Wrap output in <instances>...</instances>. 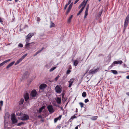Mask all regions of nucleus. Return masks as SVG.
Listing matches in <instances>:
<instances>
[{"instance_id": "obj_1", "label": "nucleus", "mask_w": 129, "mask_h": 129, "mask_svg": "<svg viewBox=\"0 0 129 129\" xmlns=\"http://www.w3.org/2000/svg\"><path fill=\"white\" fill-rule=\"evenodd\" d=\"M34 33H30L26 36V39L25 40V41L26 42V44L25 45V47L26 49H28L29 48L28 47L29 46V45L33 43L34 44V42L29 43L31 38L34 35Z\"/></svg>"}, {"instance_id": "obj_2", "label": "nucleus", "mask_w": 129, "mask_h": 129, "mask_svg": "<svg viewBox=\"0 0 129 129\" xmlns=\"http://www.w3.org/2000/svg\"><path fill=\"white\" fill-rule=\"evenodd\" d=\"M19 116H21L20 117V119L23 121L27 120L29 118V116L27 114H26L21 115V113H20Z\"/></svg>"}, {"instance_id": "obj_3", "label": "nucleus", "mask_w": 129, "mask_h": 129, "mask_svg": "<svg viewBox=\"0 0 129 129\" xmlns=\"http://www.w3.org/2000/svg\"><path fill=\"white\" fill-rule=\"evenodd\" d=\"M129 21V14L128 15L126 16L125 21L124 22V29L123 30V32L125 29L127 27L128 23Z\"/></svg>"}, {"instance_id": "obj_4", "label": "nucleus", "mask_w": 129, "mask_h": 129, "mask_svg": "<svg viewBox=\"0 0 129 129\" xmlns=\"http://www.w3.org/2000/svg\"><path fill=\"white\" fill-rule=\"evenodd\" d=\"M56 92L57 93H60L62 91V87L60 85H57L55 88Z\"/></svg>"}, {"instance_id": "obj_5", "label": "nucleus", "mask_w": 129, "mask_h": 129, "mask_svg": "<svg viewBox=\"0 0 129 129\" xmlns=\"http://www.w3.org/2000/svg\"><path fill=\"white\" fill-rule=\"evenodd\" d=\"M123 63L122 61L121 60L115 61L109 67H112L115 66V64H121Z\"/></svg>"}, {"instance_id": "obj_6", "label": "nucleus", "mask_w": 129, "mask_h": 129, "mask_svg": "<svg viewBox=\"0 0 129 129\" xmlns=\"http://www.w3.org/2000/svg\"><path fill=\"white\" fill-rule=\"evenodd\" d=\"M11 119L13 124H14L17 122V120L16 118L15 115L13 114L12 115Z\"/></svg>"}, {"instance_id": "obj_7", "label": "nucleus", "mask_w": 129, "mask_h": 129, "mask_svg": "<svg viewBox=\"0 0 129 129\" xmlns=\"http://www.w3.org/2000/svg\"><path fill=\"white\" fill-rule=\"evenodd\" d=\"M47 109L49 112L52 113L54 111L53 109V108L52 106L51 105H48L47 107Z\"/></svg>"}, {"instance_id": "obj_8", "label": "nucleus", "mask_w": 129, "mask_h": 129, "mask_svg": "<svg viewBox=\"0 0 129 129\" xmlns=\"http://www.w3.org/2000/svg\"><path fill=\"white\" fill-rule=\"evenodd\" d=\"M47 85L45 84H42L39 86V89L42 90H44L47 87Z\"/></svg>"}, {"instance_id": "obj_9", "label": "nucleus", "mask_w": 129, "mask_h": 129, "mask_svg": "<svg viewBox=\"0 0 129 129\" xmlns=\"http://www.w3.org/2000/svg\"><path fill=\"white\" fill-rule=\"evenodd\" d=\"M37 92L35 90H33L30 93V95L32 97L34 98L36 96L37 94Z\"/></svg>"}, {"instance_id": "obj_10", "label": "nucleus", "mask_w": 129, "mask_h": 129, "mask_svg": "<svg viewBox=\"0 0 129 129\" xmlns=\"http://www.w3.org/2000/svg\"><path fill=\"white\" fill-rule=\"evenodd\" d=\"M99 70V69L98 68L94 70L92 69L91 70L89 71L88 73L89 74H94L96 73Z\"/></svg>"}, {"instance_id": "obj_11", "label": "nucleus", "mask_w": 129, "mask_h": 129, "mask_svg": "<svg viewBox=\"0 0 129 129\" xmlns=\"http://www.w3.org/2000/svg\"><path fill=\"white\" fill-rule=\"evenodd\" d=\"M74 79L73 78H72L70 80L68 81L69 83V85L68 87H71L72 83L74 82Z\"/></svg>"}, {"instance_id": "obj_12", "label": "nucleus", "mask_w": 129, "mask_h": 129, "mask_svg": "<svg viewBox=\"0 0 129 129\" xmlns=\"http://www.w3.org/2000/svg\"><path fill=\"white\" fill-rule=\"evenodd\" d=\"M29 99V94L27 93H26L24 96V99L25 101H27Z\"/></svg>"}, {"instance_id": "obj_13", "label": "nucleus", "mask_w": 129, "mask_h": 129, "mask_svg": "<svg viewBox=\"0 0 129 129\" xmlns=\"http://www.w3.org/2000/svg\"><path fill=\"white\" fill-rule=\"evenodd\" d=\"M56 101L58 104H60L61 103V97H57Z\"/></svg>"}, {"instance_id": "obj_14", "label": "nucleus", "mask_w": 129, "mask_h": 129, "mask_svg": "<svg viewBox=\"0 0 129 129\" xmlns=\"http://www.w3.org/2000/svg\"><path fill=\"white\" fill-rule=\"evenodd\" d=\"M15 63V61H13L10 63L6 67L7 69H8L11 67Z\"/></svg>"}, {"instance_id": "obj_15", "label": "nucleus", "mask_w": 129, "mask_h": 129, "mask_svg": "<svg viewBox=\"0 0 129 129\" xmlns=\"http://www.w3.org/2000/svg\"><path fill=\"white\" fill-rule=\"evenodd\" d=\"M10 59H9L7 60H6L5 61H4L2 63H1L0 64V66L1 67L3 66L4 64L10 61Z\"/></svg>"}, {"instance_id": "obj_16", "label": "nucleus", "mask_w": 129, "mask_h": 129, "mask_svg": "<svg viewBox=\"0 0 129 129\" xmlns=\"http://www.w3.org/2000/svg\"><path fill=\"white\" fill-rule=\"evenodd\" d=\"M80 4L81 5L83 6L82 7H84V9L86 4V2H85V1L84 0Z\"/></svg>"}, {"instance_id": "obj_17", "label": "nucleus", "mask_w": 129, "mask_h": 129, "mask_svg": "<svg viewBox=\"0 0 129 129\" xmlns=\"http://www.w3.org/2000/svg\"><path fill=\"white\" fill-rule=\"evenodd\" d=\"M98 118V116H92V117L90 118L91 120H95L97 119Z\"/></svg>"}, {"instance_id": "obj_18", "label": "nucleus", "mask_w": 129, "mask_h": 129, "mask_svg": "<svg viewBox=\"0 0 129 129\" xmlns=\"http://www.w3.org/2000/svg\"><path fill=\"white\" fill-rule=\"evenodd\" d=\"M73 17V15H71V16L69 17V18L68 19L67 21V22L68 23H70L71 22V20L72 19V18Z\"/></svg>"}, {"instance_id": "obj_19", "label": "nucleus", "mask_w": 129, "mask_h": 129, "mask_svg": "<svg viewBox=\"0 0 129 129\" xmlns=\"http://www.w3.org/2000/svg\"><path fill=\"white\" fill-rule=\"evenodd\" d=\"M24 102V99H23L22 98L21 99L20 101L19 102V105H21L23 104V102Z\"/></svg>"}, {"instance_id": "obj_20", "label": "nucleus", "mask_w": 129, "mask_h": 129, "mask_svg": "<svg viewBox=\"0 0 129 129\" xmlns=\"http://www.w3.org/2000/svg\"><path fill=\"white\" fill-rule=\"evenodd\" d=\"M28 74V72L26 71L23 74V76L24 78H26L27 77V75Z\"/></svg>"}, {"instance_id": "obj_21", "label": "nucleus", "mask_w": 129, "mask_h": 129, "mask_svg": "<svg viewBox=\"0 0 129 129\" xmlns=\"http://www.w3.org/2000/svg\"><path fill=\"white\" fill-rule=\"evenodd\" d=\"M23 59L21 58L19 59L16 62L15 64V65H16L19 63L20 62H21L22 60Z\"/></svg>"}, {"instance_id": "obj_22", "label": "nucleus", "mask_w": 129, "mask_h": 129, "mask_svg": "<svg viewBox=\"0 0 129 129\" xmlns=\"http://www.w3.org/2000/svg\"><path fill=\"white\" fill-rule=\"evenodd\" d=\"M45 109V107L43 106L42 107H41L39 109V113H40L42 111V110L43 109Z\"/></svg>"}, {"instance_id": "obj_23", "label": "nucleus", "mask_w": 129, "mask_h": 129, "mask_svg": "<svg viewBox=\"0 0 129 129\" xmlns=\"http://www.w3.org/2000/svg\"><path fill=\"white\" fill-rule=\"evenodd\" d=\"M84 9V7H82V8L79 11L78 13H77V16H78L80 15V14L82 12V11Z\"/></svg>"}, {"instance_id": "obj_24", "label": "nucleus", "mask_w": 129, "mask_h": 129, "mask_svg": "<svg viewBox=\"0 0 129 129\" xmlns=\"http://www.w3.org/2000/svg\"><path fill=\"white\" fill-rule=\"evenodd\" d=\"M79 62L77 60H75L74 62V64L75 66H76L78 63Z\"/></svg>"}, {"instance_id": "obj_25", "label": "nucleus", "mask_w": 129, "mask_h": 129, "mask_svg": "<svg viewBox=\"0 0 129 129\" xmlns=\"http://www.w3.org/2000/svg\"><path fill=\"white\" fill-rule=\"evenodd\" d=\"M71 9L68 8L66 12V14L67 15L68 13L70 12Z\"/></svg>"}, {"instance_id": "obj_26", "label": "nucleus", "mask_w": 129, "mask_h": 129, "mask_svg": "<svg viewBox=\"0 0 129 129\" xmlns=\"http://www.w3.org/2000/svg\"><path fill=\"white\" fill-rule=\"evenodd\" d=\"M111 72L114 74H118L117 71L116 70H111Z\"/></svg>"}, {"instance_id": "obj_27", "label": "nucleus", "mask_w": 129, "mask_h": 129, "mask_svg": "<svg viewBox=\"0 0 129 129\" xmlns=\"http://www.w3.org/2000/svg\"><path fill=\"white\" fill-rule=\"evenodd\" d=\"M79 116H76V115H74L72 116L71 118L70 119H73L74 118H76L77 117H79Z\"/></svg>"}, {"instance_id": "obj_28", "label": "nucleus", "mask_w": 129, "mask_h": 129, "mask_svg": "<svg viewBox=\"0 0 129 129\" xmlns=\"http://www.w3.org/2000/svg\"><path fill=\"white\" fill-rule=\"evenodd\" d=\"M55 26V25L52 22H51V23L50 24V28H51L52 27H54Z\"/></svg>"}, {"instance_id": "obj_29", "label": "nucleus", "mask_w": 129, "mask_h": 129, "mask_svg": "<svg viewBox=\"0 0 129 129\" xmlns=\"http://www.w3.org/2000/svg\"><path fill=\"white\" fill-rule=\"evenodd\" d=\"M82 96L83 97H85L86 96V93L85 92H83L82 94Z\"/></svg>"}, {"instance_id": "obj_30", "label": "nucleus", "mask_w": 129, "mask_h": 129, "mask_svg": "<svg viewBox=\"0 0 129 129\" xmlns=\"http://www.w3.org/2000/svg\"><path fill=\"white\" fill-rule=\"evenodd\" d=\"M56 67H53L51 68L49 70L50 72H51L53 71L56 68Z\"/></svg>"}, {"instance_id": "obj_31", "label": "nucleus", "mask_w": 129, "mask_h": 129, "mask_svg": "<svg viewBox=\"0 0 129 129\" xmlns=\"http://www.w3.org/2000/svg\"><path fill=\"white\" fill-rule=\"evenodd\" d=\"M44 49V48L43 47L41 49L39 50L37 52L38 54L40 53Z\"/></svg>"}, {"instance_id": "obj_32", "label": "nucleus", "mask_w": 129, "mask_h": 129, "mask_svg": "<svg viewBox=\"0 0 129 129\" xmlns=\"http://www.w3.org/2000/svg\"><path fill=\"white\" fill-rule=\"evenodd\" d=\"M87 9H86V10L85 11V14L84 15L86 16H87L88 15V10H87Z\"/></svg>"}, {"instance_id": "obj_33", "label": "nucleus", "mask_w": 129, "mask_h": 129, "mask_svg": "<svg viewBox=\"0 0 129 129\" xmlns=\"http://www.w3.org/2000/svg\"><path fill=\"white\" fill-rule=\"evenodd\" d=\"M102 10L101 11H100L99 12V14H98V17H100L101 16L102 14Z\"/></svg>"}, {"instance_id": "obj_34", "label": "nucleus", "mask_w": 129, "mask_h": 129, "mask_svg": "<svg viewBox=\"0 0 129 129\" xmlns=\"http://www.w3.org/2000/svg\"><path fill=\"white\" fill-rule=\"evenodd\" d=\"M24 123L23 122H20L17 124V125H18V126H20L22 124H24Z\"/></svg>"}, {"instance_id": "obj_35", "label": "nucleus", "mask_w": 129, "mask_h": 129, "mask_svg": "<svg viewBox=\"0 0 129 129\" xmlns=\"http://www.w3.org/2000/svg\"><path fill=\"white\" fill-rule=\"evenodd\" d=\"M73 5V3L72 2L70 4L68 8L71 9Z\"/></svg>"}, {"instance_id": "obj_36", "label": "nucleus", "mask_w": 129, "mask_h": 129, "mask_svg": "<svg viewBox=\"0 0 129 129\" xmlns=\"http://www.w3.org/2000/svg\"><path fill=\"white\" fill-rule=\"evenodd\" d=\"M27 53H26L24 55H23L21 57V58L23 59V60L24 58L27 56Z\"/></svg>"}, {"instance_id": "obj_37", "label": "nucleus", "mask_w": 129, "mask_h": 129, "mask_svg": "<svg viewBox=\"0 0 129 129\" xmlns=\"http://www.w3.org/2000/svg\"><path fill=\"white\" fill-rule=\"evenodd\" d=\"M79 104L80 105L81 108H82L83 107L84 105V104L82 102H80L79 103Z\"/></svg>"}, {"instance_id": "obj_38", "label": "nucleus", "mask_w": 129, "mask_h": 129, "mask_svg": "<svg viewBox=\"0 0 129 129\" xmlns=\"http://www.w3.org/2000/svg\"><path fill=\"white\" fill-rule=\"evenodd\" d=\"M18 46L20 48H22L23 47V45L22 44L20 43L18 45Z\"/></svg>"}, {"instance_id": "obj_39", "label": "nucleus", "mask_w": 129, "mask_h": 129, "mask_svg": "<svg viewBox=\"0 0 129 129\" xmlns=\"http://www.w3.org/2000/svg\"><path fill=\"white\" fill-rule=\"evenodd\" d=\"M60 76L59 75H58L55 78V81H57L58 80Z\"/></svg>"}, {"instance_id": "obj_40", "label": "nucleus", "mask_w": 129, "mask_h": 129, "mask_svg": "<svg viewBox=\"0 0 129 129\" xmlns=\"http://www.w3.org/2000/svg\"><path fill=\"white\" fill-rule=\"evenodd\" d=\"M61 115H60L58 117L56 118V119L58 120H60L61 117Z\"/></svg>"}, {"instance_id": "obj_41", "label": "nucleus", "mask_w": 129, "mask_h": 129, "mask_svg": "<svg viewBox=\"0 0 129 129\" xmlns=\"http://www.w3.org/2000/svg\"><path fill=\"white\" fill-rule=\"evenodd\" d=\"M68 5L67 4H66L65 5V6H64V9H63V10H65L66 9V8H67V6H68Z\"/></svg>"}, {"instance_id": "obj_42", "label": "nucleus", "mask_w": 129, "mask_h": 129, "mask_svg": "<svg viewBox=\"0 0 129 129\" xmlns=\"http://www.w3.org/2000/svg\"><path fill=\"white\" fill-rule=\"evenodd\" d=\"M71 72V71L70 70H68L67 71V74H69Z\"/></svg>"}, {"instance_id": "obj_43", "label": "nucleus", "mask_w": 129, "mask_h": 129, "mask_svg": "<svg viewBox=\"0 0 129 129\" xmlns=\"http://www.w3.org/2000/svg\"><path fill=\"white\" fill-rule=\"evenodd\" d=\"M89 102V100L88 99H86L84 101V102L85 103H86Z\"/></svg>"}, {"instance_id": "obj_44", "label": "nucleus", "mask_w": 129, "mask_h": 129, "mask_svg": "<svg viewBox=\"0 0 129 129\" xmlns=\"http://www.w3.org/2000/svg\"><path fill=\"white\" fill-rule=\"evenodd\" d=\"M104 56V55L102 54H99L98 55V57H100L101 56Z\"/></svg>"}, {"instance_id": "obj_45", "label": "nucleus", "mask_w": 129, "mask_h": 129, "mask_svg": "<svg viewBox=\"0 0 129 129\" xmlns=\"http://www.w3.org/2000/svg\"><path fill=\"white\" fill-rule=\"evenodd\" d=\"M40 18L39 17H38L37 18V20L38 21H40Z\"/></svg>"}, {"instance_id": "obj_46", "label": "nucleus", "mask_w": 129, "mask_h": 129, "mask_svg": "<svg viewBox=\"0 0 129 129\" xmlns=\"http://www.w3.org/2000/svg\"><path fill=\"white\" fill-rule=\"evenodd\" d=\"M72 0H69L68 3V4H67L68 5H69L70 4H71V2Z\"/></svg>"}, {"instance_id": "obj_47", "label": "nucleus", "mask_w": 129, "mask_h": 129, "mask_svg": "<svg viewBox=\"0 0 129 129\" xmlns=\"http://www.w3.org/2000/svg\"><path fill=\"white\" fill-rule=\"evenodd\" d=\"M67 100V98H64L63 100H63V101L64 102H65Z\"/></svg>"}, {"instance_id": "obj_48", "label": "nucleus", "mask_w": 129, "mask_h": 129, "mask_svg": "<svg viewBox=\"0 0 129 129\" xmlns=\"http://www.w3.org/2000/svg\"><path fill=\"white\" fill-rule=\"evenodd\" d=\"M62 99L63 100L64 98V94L63 93H62Z\"/></svg>"}, {"instance_id": "obj_49", "label": "nucleus", "mask_w": 129, "mask_h": 129, "mask_svg": "<svg viewBox=\"0 0 129 129\" xmlns=\"http://www.w3.org/2000/svg\"><path fill=\"white\" fill-rule=\"evenodd\" d=\"M0 104H1L2 106H3V101H0Z\"/></svg>"}, {"instance_id": "obj_50", "label": "nucleus", "mask_w": 129, "mask_h": 129, "mask_svg": "<svg viewBox=\"0 0 129 129\" xmlns=\"http://www.w3.org/2000/svg\"><path fill=\"white\" fill-rule=\"evenodd\" d=\"M38 117L39 118H42V116H41V115H39L38 116Z\"/></svg>"}, {"instance_id": "obj_51", "label": "nucleus", "mask_w": 129, "mask_h": 129, "mask_svg": "<svg viewBox=\"0 0 129 129\" xmlns=\"http://www.w3.org/2000/svg\"><path fill=\"white\" fill-rule=\"evenodd\" d=\"M58 120L56 119V118H55L54 119V122H56Z\"/></svg>"}, {"instance_id": "obj_52", "label": "nucleus", "mask_w": 129, "mask_h": 129, "mask_svg": "<svg viewBox=\"0 0 129 129\" xmlns=\"http://www.w3.org/2000/svg\"><path fill=\"white\" fill-rule=\"evenodd\" d=\"M79 0H76L74 3V4H76L78 2V1H79Z\"/></svg>"}, {"instance_id": "obj_53", "label": "nucleus", "mask_w": 129, "mask_h": 129, "mask_svg": "<svg viewBox=\"0 0 129 129\" xmlns=\"http://www.w3.org/2000/svg\"><path fill=\"white\" fill-rule=\"evenodd\" d=\"M89 4H88L87 5V7H86V9H87L88 10L89 8Z\"/></svg>"}, {"instance_id": "obj_54", "label": "nucleus", "mask_w": 129, "mask_h": 129, "mask_svg": "<svg viewBox=\"0 0 129 129\" xmlns=\"http://www.w3.org/2000/svg\"><path fill=\"white\" fill-rule=\"evenodd\" d=\"M0 22L1 23L3 22V19L1 18H0Z\"/></svg>"}, {"instance_id": "obj_55", "label": "nucleus", "mask_w": 129, "mask_h": 129, "mask_svg": "<svg viewBox=\"0 0 129 129\" xmlns=\"http://www.w3.org/2000/svg\"><path fill=\"white\" fill-rule=\"evenodd\" d=\"M21 25H20V28L19 29V31H21L22 30V29L21 28Z\"/></svg>"}, {"instance_id": "obj_56", "label": "nucleus", "mask_w": 129, "mask_h": 129, "mask_svg": "<svg viewBox=\"0 0 129 129\" xmlns=\"http://www.w3.org/2000/svg\"><path fill=\"white\" fill-rule=\"evenodd\" d=\"M82 6V5H81V4H80V5L78 6V8L79 9H80L81 7Z\"/></svg>"}, {"instance_id": "obj_57", "label": "nucleus", "mask_w": 129, "mask_h": 129, "mask_svg": "<svg viewBox=\"0 0 129 129\" xmlns=\"http://www.w3.org/2000/svg\"><path fill=\"white\" fill-rule=\"evenodd\" d=\"M38 54V53L37 52L35 54H34V56H36Z\"/></svg>"}, {"instance_id": "obj_58", "label": "nucleus", "mask_w": 129, "mask_h": 129, "mask_svg": "<svg viewBox=\"0 0 129 129\" xmlns=\"http://www.w3.org/2000/svg\"><path fill=\"white\" fill-rule=\"evenodd\" d=\"M126 94L129 96V92H127L126 93Z\"/></svg>"}, {"instance_id": "obj_59", "label": "nucleus", "mask_w": 129, "mask_h": 129, "mask_svg": "<svg viewBox=\"0 0 129 129\" xmlns=\"http://www.w3.org/2000/svg\"><path fill=\"white\" fill-rule=\"evenodd\" d=\"M78 125L75 128V129H78Z\"/></svg>"}, {"instance_id": "obj_60", "label": "nucleus", "mask_w": 129, "mask_h": 129, "mask_svg": "<svg viewBox=\"0 0 129 129\" xmlns=\"http://www.w3.org/2000/svg\"><path fill=\"white\" fill-rule=\"evenodd\" d=\"M57 127L59 129L60 128V126L59 125H58L57 126Z\"/></svg>"}, {"instance_id": "obj_61", "label": "nucleus", "mask_w": 129, "mask_h": 129, "mask_svg": "<svg viewBox=\"0 0 129 129\" xmlns=\"http://www.w3.org/2000/svg\"><path fill=\"white\" fill-rule=\"evenodd\" d=\"M126 78L127 79H129V75L127 76L126 77Z\"/></svg>"}, {"instance_id": "obj_62", "label": "nucleus", "mask_w": 129, "mask_h": 129, "mask_svg": "<svg viewBox=\"0 0 129 129\" xmlns=\"http://www.w3.org/2000/svg\"><path fill=\"white\" fill-rule=\"evenodd\" d=\"M76 112L77 113L78 112V109L76 108Z\"/></svg>"}, {"instance_id": "obj_63", "label": "nucleus", "mask_w": 129, "mask_h": 129, "mask_svg": "<svg viewBox=\"0 0 129 129\" xmlns=\"http://www.w3.org/2000/svg\"><path fill=\"white\" fill-rule=\"evenodd\" d=\"M44 120L43 119H42L41 120V121L42 122H43L44 121Z\"/></svg>"}, {"instance_id": "obj_64", "label": "nucleus", "mask_w": 129, "mask_h": 129, "mask_svg": "<svg viewBox=\"0 0 129 129\" xmlns=\"http://www.w3.org/2000/svg\"><path fill=\"white\" fill-rule=\"evenodd\" d=\"M34 43H32V44H30L29 45V46H32V44H35V43H34Z\"/></svg>"}]
</instances>
